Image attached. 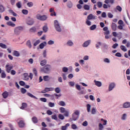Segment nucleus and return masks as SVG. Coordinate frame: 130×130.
<instances>
[{
	"instance_id": "24",
	"label": "nucleus",
	"mask_w": 130,
	"mask_h": 130,
	"mask_svg": "<svg viewBox=\"0 0 130 130\" xmlns=\"http://www.w3.org/2000/svg\"><path fill=\"white\" fill-rule=\"evenodd\" d=\"M27 107V104L23 103L22 104V106L20 107V109H24V108H26Z\"/></svg>"
},
{
	"instance_id": "49",
	"label": "nucleus",
	"mask_w": 130,
	"mask_h": 130,
	"mask_svg": "<svg viewBox=\"0 0 130 130\" xmlns=\"http://www.w3.org/2000/svg\"><path fill=\"white\" fill-rule=\"evenodd\" d=\"M40 43V40H37L34 44V46H37Z\"/></svg>"
},
{
	"instance_id": "41",
	"label": "nucleus",
	"mask_w": 130,
	"mask_h": 130,
	"mask_svg": "<svg viewBox=\"0 0 130 130\" xmlns=\"http://www.w3.org/2000/svg\"><path fill=\"white\" fill-rule=\"evenodd\" d=\"M86 24L87 25V26H91V21L89 19H87L86 21Z\"/></svg>"
},
{
	"instance_id": "23",
	"label": "nucleus",
	"mask_w": 130,
	"mask_h": 130,
	"mask_svg": "<svg viewBox=\"0 0 130 130\" xmlns=\"http://www.w3.org/2000/svg\"><path fill=\"white\" fill-rule=\"evenodd\" d=\"M27 95L29 97H30L31 98H34V99H37V98L36 96H34L33 94H32L31 93H30L29 92H28L27 93Z\"/></svg>"
},
{
	"instance_id": "2",
	"label": "nucleus",
	"mask_w": 130,
	"mask_h": 130,
	"mask_svg": "<svg viewBox=\"0 0 130 130\" xmlns=\"http://www.w3.org/2000/svg\"><path fill=\"white\" fill-rule=\"evenodd\" d=\"M36 17V19H37V20H39L40 21H46V20H47L48 18L47 15H41L40 14H37Z\"/></svg>"
},
{
	"instance_id": "44",
	"label": "nucleus",
	"mask_w": 130,
	"mask_h": 130,
	"mask_svg": "<svg viewBox=\"0 0 130 130\" xmlns=\"http://www.w3.org/2000/svg\"><path fill=\"white\" fill-rule=\"evenodd\" d=\"M116 10H117L118 12H121V11H122V8L120 6H117L116 7Z\"/></svg>"
},
{
	"instance_id": "25",
	"label": "nucleus",
	"mask_w": 130,
	"mask_h": 130,
	"mask_svg": "<svg viewBox=\"0 0 130 130\" xmlns=\"http://www.w3.org/2000/svg\"><path fill=\"white\" fill-rule=\"evenodd\" d=\"M9 13H10V14H12V15H13L14 17H17V16L16 13H15V12H14V11H13L12 10H10Z\"/></svg>"
},
{
	"instance_id": "43",
	"label": "nucleus",
	"mask_w": 130,
	"mask_h": 130,
	"mask_svg": "<svg viewBox=\"0 0 130 130\" xmlns=\"http://www.w3.org/2000/svg\"><path fill=\"white\" fill-rule=\"evenodd\" d=\"M55 91L56 92V93H60V88H59V87H56V88H55Z\"/></svg>"
},
{
	"instance_id": "11",
	"label": "nucleus",
	"mask_w": 130,
	"mask_h": 130,
	"mask_svg": "<svg viewBox=\"0 0 130 130\" xmlns=\"http://www.w3.org/2000/svg\"><path fill=\"white\" fill-rule=\"evenodd\" d=\"M90 43H91L90 40L86 41L83 43L82 46L83 47H87L88 46L89 44H90Z\"/></svg>"
},
{
	"instance_id": "47",
	"label": "nucleus",
	"mask_w": 130,
	"mask_h": 130,
	"mask_svg": "<svg viewBox=\"0 0 130 130\" xmlns=\"http://www.w3.org/2000/svg\"><path fill=\"white\" fill-rule=\"evenodd\" d=\"M60 110L61 113H64V112H66V109H64V108L61 107L60 108Z\"/></svg>"
},
{
	"instance_id": "19",
	"label": "nucleus",
	"mask_w": 130,
	"mask_h": 130,
	"mask_svg": "<svg viewBox=\"0 0 130 130\" xmlns=\"http://www.w3.org/2000/svg\"><path fill=\"white\" fill-rule=\"evenodd\" d=\"M107 49H108V45H107L106 44H104L103 47V51L105 52V50H107Z\"/></svg>"
},
{
	"instance_id": "20",
	"label": "nucleus",
	"mask_w": 130,
	"mask_h": 130,
	"mask_svg": "<svg viewBox=\"0 0 130 130\" xmlns=\"http://www.w3.org/2000/svg\"><path fill=\"white\" fill-rule=\"evenodd\" d=\"M32 121H33L34 123H37V122H38V119L36 117H33L32 118Z\"/></svg>"
},
{
	"instance_id": "6",
	"label": "nucleus",
	"mask_w": 130,
	"mask_h": 130,
	"mask_svg": "<svg viewBox=\"0 0 130 130\" xmlns=\"http://www.w3.org/2000/svg\"><path fill=\"white\" fill-rule=\"evenodd\" d=\"M24 30V27L23 26H18L15 27L14 29V32H21V31H23Z\"/></svg>"
},
{
	"instance_id": "57",
	"label": "nucleus",
	"mask_w": 130,
	"mask_h": 130,
	"mask_svg": "<svg viewBox=\"0 0 130 130\" xmlns=\"http://www.w3.org/2000/svg\"><path fill=\"white\" fill-rule=\"evenodd\" d=\"M91 113L92 114H95L96 113V109L95 108H92L91 110Z\"/></svg>"
},
{
	"instance_id": "48",
	"label": "nucleus",
	"mask_w": 130,
	"mask_h": 130,
	"mask_svg": "<svg viewBox=\"0 0 130 130\" xmlns=\"http://www.w3.org/2000/svg\"><path fill=\"white\" fill-rule=\"evenodd\" d=\"M21 91V93H22V94H25V93H26L27 92V90H26V89H25L24 88H22Z\"/></svg>"
},
{
	"instance_id": "45",
	"label": "nucleus",
	"mask_w": 130,
	"mask_h": 130,
	"mask_svg": "<svg viewBox=\"0 0 130 130\" xmlns=\"http://www.w3.org/2000/svg\"><path fill=\"white\" fill-rule=\"evenodd\" d=\"M45 90L46 92H49V91H52V88L46 87L45 88Z\"/></svg>"
},
{
	"instance_id": "18",
	"label": "nucleus",
	"mask_w": 130,
	"mask_h": 130,
	"mask_svg": "<svg viewBox=\"0 0 130 130\" xmlns=\"http://www.w3.org/2000/svg\"><path fill=\"white\" fill-rule=\"evenodd\" d=\"M43 79L45 82H47L50 80V77H49V76H45L43 77Z\"/></svg>"
},
{
	"instance_id": "32",
	"label": "nucleus",
	"mask_w": 130,
	"mask_h": 130,
	"mask_svg": "<svg viewBox=\"0 0 130 130\" xmlns=\"http://www.w3.org/2000/svg\"><path fill=\"white\" fill-rule=\"evenodd\" d=\"M29 32H36V28L35 27H31L29 29Z\"/></svg>"
},
{
	"instance_id": "37",
	"label": "nucleus",
	"mask_w": 130,
	"mask_h": 130,
	"mask_svg": "<svg viewBox=\"0 0 130 130\" xmlns=\"http://www.w3.org/2000/svg\"><path fill=\"white\" fill-rule=\"evenodd\" d=\"M0 47H2V48L6 49L7 48V45L6 44H4L3 43H0Z\"/></svg>"
},
{
	"instance_id": "3",
	"label": "nucleus",
	"mask_w": 130,
	"mask_h": 130,
	"mask_svg": "<svg viewBox=\"0 0 130 130\" xmlns=\"http://www.w3.org/2000/svg\"><path fill=\"white\" fill-rule=\"evenodd\" d=\"M54 26L58 32H61V28L60 27V24L59 22L57 20H54Z\"/></svg>"
},
{
	"instance_id": "54",
	"label": "nucleus",
	"mask_w": 130,
	"mask_h": 130,
	"mask_svg": "<svg viewBox=\"0 0 130 130\" xmlns=\"http://www.w3.org/2000/svg\"><path fill=\"white\" fill-rule=\"evenodd\" d=\"M33 3L32 2H29L27 3V6H28V7H33Z\"/></svg>"
},
{
	"instance_id": "63",
	"label": "nucleus",
	"mask_w": 130,
	"mask_h": 130,
	"mask_svg": "<svg viewBox=\"0 0 130 130\" xmlns=\"http://www.w3.org/2000/svg\"><path fill=\"white\" fill-rule=\"evenodd\" d=\"M49 106L50 107H53L54 106V103L51 102L49 103Z\"/></svg>"
},
{
	"instance_id": "42",
	"label": "nucleus",
	"mask_w": 130,
	"mask_h": 130,
	"mask_svg": "<svg viewBox=\"0 0 130 130\" xmlns=\"http://www.w3.org/2000/svg\"><path fill=\"white\" fill-rule=\"evenodd\" d=\"M67 7H68V8H72V7H73V3H72L71 2H68L67 4Z\"/></svg>"
},
{
	"instance_id": "14",
	"label": "nucleus",
	"mask_w": 130,
	"mask_h": 130,
	"mask_svg": "<svg viewBox=\"0 0 130 130\" xmlns=\"http://www.w3.org/2000/svg\"><path fill=\"white\" fill-rule=\"evenodd\" d=\"M94 84L98 87H101L102 86V83L100 81H97L96 80L94 81Z\"/></svg>"
},
{
	"instance_id": "55",
	"label": "nucleus",
	"mask_w": 130,
	"mask_h": 130,
	"mask_svg": "<svg viewBox=\"0 0 130 130\" xmlns=\"http://www.w3.org/2000/svg\"><path fill=\"white\" fill-rule=\"evenodd\" d=\"M103 7L104 9H108V8H110L109 5H107L106 4H104Z\"/></svg>"
},
{
	"instance_id": "35",
	"label": "nucleus",
	"mask_w": 130,
	"mask_h": 130,
	"mask_svg": "<svg viewBox=\"0 0 130 130\" xmlns=\"http://www.w3.org/2000/svg\"><path fill=\"white\" fill-rule=\"evenodd\" d=\"M86 106L87 112H90L91 109V105H90V104H87Z\"/></svg>"
},
{
	"instance_id": "34",
	"label": "nucleus",
	"mask_w": 130,
	"mask_h": 130,
	"mask_svg": "<svg viewBox=\"0 0 130 130\" xmlns=\"http://www.w3.org/2000/svg\"><path fill=\"white\" fill-rule=\"evenodd\" d=\"M13 54L15 56H20V53L17 51H14Z\"/></svg>"
},
{
	"instance_id": "21",
	"label": "nucleus",
	"mask_w": 130,
	"mask_h": 130,
	"mask_svg": "<svg viewBox=\"0 0 130 130\" xmlns=\"http://www.w3.org/2000/svg\"><path fill=\"white\" fill-rule=\"evenodd\" d=\"M83 8L84 10H86V11H89V10H90V6L88 5H85L83 6Z\"/></svg>"
},
{
	"instance_id": "13",
	"label": "nucleus",
	"mask_w": 130,
	"mask_h": 130,
	"mask_svg": "<svg viewBox=\"0 0 130 130\" xmlns=\"http://www.w3.org/2000/svg\"><path fill=\"white\" fill-rule=\"evenodd\" d=\"M123 108H129L130 107V103L129 102H126L124 103L123 106Z\"/></svg>"
},
{
	"instance_id": "22",
	"label": "nucleus",
	"mask_w": 130,
	"mask_h": 130,
	"mask_svg": "<svg viewBox=\"0 0 130 130\" xmlns=\"http://www.w3.org/2000/svg\"><path fill=\"white\" fill-rule=\"evenodd\" d=\"M23 75L24 80H25V81H28V80H29V76H28V74L27 73H24Z\"/></svg>"
},
{
	"instance_id": "16",
	"label": "nucleus",
	"mask_w": 130,
	"mask_h": 130,
	"mask_svg": "<svg viewBox=\"0 0 130 130\" xmlns=\"http://www.w3.org/2000/svg\"><path fill=\"white\" fill-rule=\"evenodd\" d=\"M117 27V26L116 25V24H115L114 23H112L111 28L112 29V30H113V31L116 30Z\"/></svg>"
},
{
	"instance_id": "60",
	"label": "nucleus",
	"mask_w": 130,
	"mask_h": 130,
	"mask_svg": "<svg viewBox=\"0 0 130 130\" xmlns=\"http://www.w3.org/2000/svg\"><path fill=\"white\" fill-rule=\"evenodd\" d=\"M54 44V42L53 41L50 40L48 42V44H49V45H51Z\"/></svg>"
},
{
	"instance_id": "1",
	"label": "nucleus",
	"mask_w": 130,
	"mask_h": 130,
	"mask_svg": "<svg viewBox=\"0 0 130 130\" xmlns=\"http://www.w3.org/2000/svg\"><path fill=\"white\" fill-rule=\"evenodd\" d=\"M79 117H80V112L78 110H76L72 114V118L70 119V121H73V120L75 121Z\"/></svg>"
},
{
	"instance_id": "53",
	"label": "nucleus",
	"mask_w": 130,
	"mask_h": 130,
	"mask_svg": "<svg viewBox=\"0 0 130 130\" xmlns=\"http://www.w3.org/2000/svg\"><path fill=\"white\" fill-rule=\"evenodd\" d=\"M40 101H42V102H46L47 101V100L46 98H42L40 99Z\"/></svg>"
},
{
	"instance_id": "46",
	"label": "nucleus",
	"mask_w": 130,
	"mask_h": 130,
	"mask_svg": "<svg viewBox=\"0 0 130 130\" xmlns=\"http://www.w3.org/2000/svg\"><path fill=\"white\" fill-rule=\"evenodd\" d=\"M96 26L95 24H93L91 26H90V30H95V29L96 28Z\"/></svg>"
},
{
	"instance_id": "26",
	"label": "nucleus",
	"mask_w": 130,
	"mask_h": 130,
	"mask_svg": "<svg viewBox=\"0 0 130 130\" xmlns=\"http://www.w3.org/2000/svg\"><path fill=\"white\" fill-rule=\"evenodd\" d=\"M67 45L68 46H73V45H74V43H73L72 42V41H69L67 43Z\"/></svg>"
},
{
	"instance_id": "38",
	"label": "nucleus",
	"mask_w": 130,
	"mask_h": 130,
	"mask_svg": "<svg viewBox=\"0 0 130 130\" xmlns=\"http://www.w3.org/2000/svg\"><path fill=\"white\" fill-rule=\"evenodd\" d=\"M26 45L28 46L29 48H31L32 47V45H31V42L30 41H28L26 43Z\"/></svg>"
},
{
	"instance_id": "12",
	"label": "nucleus",
	"mask_w": 130,
	"mask_h": 130,
	"mask_svg": "<svg viewBox=\"0 0 130 130\" xmlns=\"http://www.w3.org/2000/svg\"><path fill=\"white\" fill-rule=\"evenodd\" d=\"M2 96L4 99L8 98L9 96V92H8V91H5L2 93Z\"/></svg>"
},
{
	"instance_id": "40",
	"label": "nucleus",
	"mask_w": 130,
	"mask_h": 130,
	"mask_svg": "<svg viewBox=\"0 0 130 130\" xmlns=\"http://www.w3.org/2000/svg\"><path fill=\"white\" fill-rule=\"evenodd\" d=\"M71 127L72 129H77L78 128V127L77 126V125L73 124L71 125Z\"/></svg>"
},
{
	"instance_id": "27",
	"label": "nucleus",
	"mask_w": 130,
	"mask_h": 130,
	"mask_svg": "<svg viewBox=\"0 0 130 130\" xmlns=\"http://www.w3.org/2000/svg\"><path fill=\"white\" fill-rule=\"evenodd\" d=\"M16 7H17L18 9H21V8H22V3H21L20 2H18L16 4Z\"/></svg>"
},
{
	"instance_id": "5",
	"label": "nucleus",
	"mask_w": 130,
	"mask_h": 130,
	"mask_svg": "<svg viewBox=\"0 0 130 130\" xmlns=\"http://www.w3.org/2000/svg\"><path fill=\"white\" fill-rule=\"evenodd\" d=\"M26 24H27V25H33V24H34V20L33 19V18L28 17L26 21Z\"/></svg>"
},
{
	"instance_id": "9",
	"label": "nucleus",
	"mask_w": 130,
	"mask_h": 130,
	"mask_svg": "<svg viewBox=\"0 0 130 130\" xmlns=\"http://www.w3.org/2000/svg\"><path fill=\"white\" fill-rule=\"evenodd\" d=\"M114 87H115V84L114 83H112L110 84L109 86V91H112V90L114 88Z\"/></svg>"
},
{
	"instance_id": "29",
	"label": "nucleus",
	"mask_w": 130,
	"mask_h": 130,
	"mask_svg": "<svg viewBox=\"0 0 130 130\" xmlns=\"http://www.w3.org/2000/svg\"><path fill=\"white\" fill-rule=\"evenodd\" d=\"M43 30L44 32H47V31L48 30V27H47V25L44 26L43 27Z\"/></svg>"
},
{
	"instance_id": "56",
	"label": "nucleus",
	"mask_w": 130,
	"mask_h": 130,
	"mask_svg": "<svg viewBox=\"0 0 130 130\" xmlns=\"http://www.w3.org/2000/svg\"><path fill=\"white\" fill-rule=\"evenodd\" d=\"M108 17L110 18H113V15H112V14H111V13H108Z\"/></svg>"
},
{
	"instance_id": "36",
	"label": "nucleus",
	"mask_w": 130,
	"mask_h": 130,
	"mask_svg": "<svg viewBox=\"0 0 130 130\" xmlns=\"http://www.w3.org/2000/svg\"><path fill=\"white\" fill-rule=\"evenodd\" d=\"M22 13L23 15H28V10L23 9L22 10Z\"/></svg>"
},
{
	"instance_id": "15",
	"label": "nucleus",
	"mask_w": 130,
	"mask_h": 130,
	"mask_svg": "<svg viewBox=\"0 0 130 130\" xmlns=\"http://www.w3.org/2000/svg\"><path fill=\"white\" fill-rule=\"evenodd\" d=\"M47 44L46 42H44L40 44V45H39L40 46V48L41 49H43V48H44V46H45Z\"/></svg>"
},
{
	"instance_id": "7",
	"label": "nucleus",
	"mask_w": 130,
	"mask_h": 130,
	"mask_svg": "<svg viewBox=\"0 0 130 130\" xmlns=\"http://www.w3.org/2000/svg\"><path fill=\"white\" fill-rule=\"evenodd\" d=\"M13 66H10L9 64H7L6 66V72L7 73H11V70H13Z\"/></svg>"
},
{
	"instance_id": "39",
	"label": "nucleus",
	"mask_w": 130,
	"mask_h": 130,
	"mask_svg": "<svg viewBox=\"0 0 130 130\" xmlns=\"http://www.w3.org/2000/svg\"><path fill=\"white\" fill-rule=\"evenodd\" d=\"M98 7L99 9L102 8V2H99L97 3Z\"/></svg>"
},
{
	"instance_id": "52",
	"label": "nucleus",
	"mask_w": 130,
	"mask_h": 130,
	"mask_svg": "<svg viewBox=\"0 0 130 130\" xmlns=\"http://www.w3.org/2000/svg\"><path fill=\"white\" fill-rule=\"evenodd\" d=\"M58 118H59V119H64V117L63 116V115H62V114H59L58 115Z\"/></svg>"
},
{
	"instance_id": "28",
	"label": "nucleus",
	"mask_w": 130,
	"mask_h": 130,
	"mask_svg": "<svg viewBox=\"0 0 130 130\" xmlns=\"http://www.w3.org/2000/svg\"><path fill=\"white\" fill-rule=\"evenodd\" d=\"M40 64L42 67H44V66H45V64H46V60H43L42 61H41Z\"/></svg>"
},
{
	"instance_id": "62",
	"label": "nucleus",
	"mask_w": 130,
	"mask_h": 130,
	"mask_svg": "<svg viewBox=\"0 0 130 130\" xmlns=\"http://www.w3.org/2000/svg\"><path fill=\"white\" fill-rule=\"evenodd\" d=\"M117 46H118V44H116V43L114 44L112 46V48H114V49H115V48H116V47H117Z\"/></svg>"
},
{
	"instance_id": "33",
	"label": "nucleus",
	"mask_w": 130,
	"mask_h": 130,
	"mask_svg": "<svg viewBox=\"0 0 130 130\" xmlns=\"http://www.w3.org/2000/svg\"><path fill=\"white\" fill-rule=\"evenodd\" d=\"M110 37H111L110 34H109V33L105 34V39H109V38H110Z\"/></svg>"
},
{
	"instance_id": "61",
	"label": "nucleus",
	"mask_w": 130,
	"mask_h": 130,
	"mask_svg": "<svg viewBox=\"0 0 130 130\" xmlns=\"http://www.w3.org/2000/svg\"><path fill=\"white\" fill-rule=\"evenodd\" d=\"M99 129L100 130H103V125H102V124H101V123L99 124Z\"/></svg>"
},
{
	"instance_id": "50",
	"label": "nucleus",
	"mask_w": 130,
	"mask_h": 130,
	"mask_svg": "<svg viewBox=\"0 0 130 130\" xmlns=\"http://www.w3.org/2000/svg\"><path fill=\"white\" fill-rule=\"evenodd\" d=\"M76 88L78 91H81V86L79 85L76 84Z\"/></svg>"
},
{
	"instance_id": "59",
	"label": "nucleus",
	"mask_w": 130,
	"mask_h": 130,
	"mask_svg": "<svg viewBox=\"0 0 130 130\" xmlns=\"http://www.w3.org/2000/svg\"><path fill=\"white\" fill-rule=\"evenodd\" d=\"M19 85H20V86H25V82L23 81H21L19 82Z\"/></svg>"
},
{
	"instance_id": "31",
	"label": "nucleus",
	"mask_w": 130,
	"mask_h": 130,
	"mask_svg": "<svg viewBox=\"0 0 130 130\" xmlns=\"http://www.w3.org/2000/svg\"><path fill=\"white\" fill-rule=\"evenodd\" d=\"M120 49H121V50H122V51H126V48H125V46H123V45H121L120 46Z\"/></svg>"
},
{
	"instance_id": "17",
	"label": "nucleus",
	"mask_w": 130,
	"mask_h": 130,
	"mask_svg": "<svg viewBox=\"0 0 130 130\" xmlns=\"http://www.w3.org/2000/svg\"><path fill=\"white\" fill-rule=\"evenodd\" d=\"M7 24L8 26H11V27H16V24L13 23L12 21H9L7 22Z\"/></svg>"
},
{
	"instance_id": "51",
	"label": "nucleus",
	"mask_w": 130,
	"mask_h": 130,
	"mask_svg": "<svg viewBox=\"0 0 130 130\" xmlns=\"http://www.w3.org/2000/svg\"><path fill=\"white\" fill-rule=\"evenodd\" d=\"M70 115V111L69 110L66 111V117H68Z\"/></svg>"
},
{
	"instance_id": "10",
	"label": "nucleus",
	"mask_w": 130,
	"mask_h": 130,
	"mask_svg": "<svg viewBox=\"0 0 130 130\" xmlns=\"http://www.w3.org/2000/svg\"><path fill=\"white\" fill-rule=\"evenodd\" d=\"M18 125L19 127L23 128L25 126V123L24 121L21 120L18 122Z\"/></svg>"
},
{
	"instance_id": "58",
	"label": "nucleus",
	"mask_w": 130,
	"mask_h": 130,
	"mask_svg": "<svg viewBox=\"0 0 130 130\" xmlns=\"http://www.w3.org/2000/svg\"><path fill=\"white\" fill-rule=\"evenodd\" d=\"M115 56L118 57H121V54L119 52H117L115 54Z\"/></svg>"
},
{
	"instance_id": "4",
	"label": "nucleus",
	"mask_w": 130,
	"mask_h": 130,
	"mask_svg": "<svg viewBox=\"0 0 130 130\" xmlns=\"http://www.w3.org/2000/svg\"><path fill=\"white\" fill-rule=\"evenodd\" d=\"M50 69V65H46L44 68L41 69V71L43 73L47 74L48 72H49V70Z\"/></svg>"
},
{
	"instance_id": "8",
	"label": "nucleus",
	"mask_w": 130,
	"mask_h": 130,
	"mask_svg": "<svg viewBox=\"0 0 130 130\" xmlns=\"http://www.w3.org/2000/svg\"><path fill=\"white\" fill-rule=\"evenodd\" d=\"M95 19H96V16L93 15L92 14H90L87 16V19H88V20H95Z\"/></svg>"
},
{
	"instance_id": "30",
	"label": "nucleus",
	"mask_w": 130,
	"mask_h": 130,
	"mask_svg": "<svg viewBox=\"0 0 130 130\" xmlns=\"http://www.w3.org/2000/svg\"><path fill=\"white\" fill-rule=\"evenodd\" d=\"M5 12V7L2 5H0V13H4Z\"/></svg>"
},
{
	"instance_id": "64",
	"label": "nucleus",
	"mask_w": 130,
	"mask_h": 130,
	"mask_svg": "<svg viewBox=\"0 0 130 130\" xmlns=\"http://www.w3.org/2000/svg\"><path fill=\"white\" fill-rule=\"evenodd\" d=\"M33 72L35 74V76H37V70L35 68L33 69Z\"/></svg>"
}]
</instances>
